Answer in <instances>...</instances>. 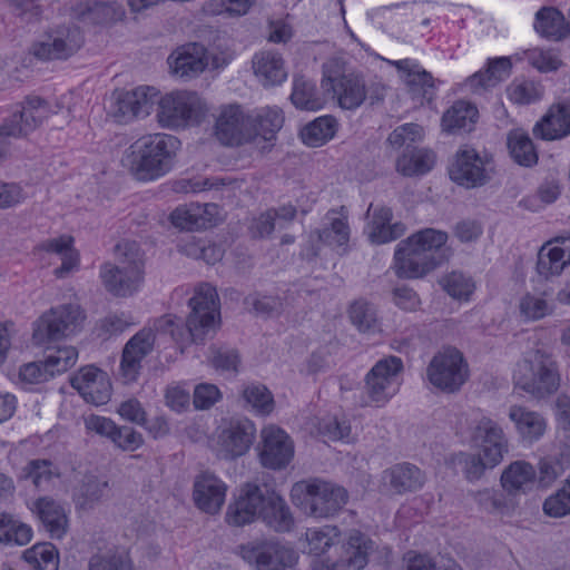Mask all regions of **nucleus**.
Masks as SVG:
<instances>
[{
  "mask_svg": "<svg viewBox=\"0 0 570 570\" xmlns=\"http://www.w3.org/2000/svg\"><path fill=\"white\" fill-rule=\"evenodd\" d=\"M468 429L475 452L454 454L451 463L460 466L469 480H478L487 470L501 464L509 452V440L503 428L484 414L472 417Z\"/></svg>",
  "mask_w": 570,
  "mask_h": 570,
  "instance_id": "f257e3e1",
  "label": "nucleus"
},
{
  "mask_svg": "<svg viewBox=\"0 0 570 570\" xmlns=\"http://www.w3.org/2000/svg\"><path fill=\"white\" fill-rule=\"evenodd\" d=\"M179 147V140L171 135H145L126 150L122 165L140 180H155L170 170Z\"/></svg>",
  "mask_w": 570,
  "mask_h": 570,
  "instance_id": "f03ea898",
  "label": "nucleus"
},
{
  "mask_svg": "<svg viewBox=\"0 0 570 570\" xmlns=\"http://www.w3.org/2000/svg\"><path fill=\"white\" fill-rule=\"evenodd\" d=\"M448 242V234L425 228L413 233L397 244L392 268L401 278L415 279L431 273L439 265L435 254Z\"/></svg>",
  "mask_w": 570,
  "mask_h": 570,
  "instance_id": "7ed1b4c3",
  "label": "nucleus"
},
{
  "mask_svg": "<svg viewBox=\"0 0 570 570\" xmlns=\"http://www.w3.org/2000/svg\"><path fill=\"white\" fill-rule=\"evenodd\" d=\"M207 111L205 100L196 91L174 89L159 94L156 120L161 128L186 129L199 125Z\"/></svg>",
  "mask_w": 570,
  "mask_h": 570,
  "instance_id": "20e7f679",
  "label": "nucleus"
},
{
  "mask_svg": "<svg viewBox=\"0 0 570 570\" xmlns=\"http://www.w3.org/2000/svg\"><path fill=\"white\" fill-rule=\"evenodd\" d=\"M291 500L304 513L315 518H330L347 502L344 488L323 480H302L291 490Z\"/></svg>",
  "mask_w": 570,
  "mask_h": 570,
  "instance_id": "39448f33",
  "label": "nucleus"
},
{
  "mask_svg": "<svg viewBox=\"0 0 570 570\" xmlns=\"http://www.w3.org/2000/svg\"><path fill=\"white\" fill-rule=\"evenodd\" d=\"M513 382L535 397H544L558 390L560 377L552 360L540 350H532L517 362Z\"/></svg>",
  "mask_w": 570,
  "mask_h": 570,
  "instance_id": "423d86ee",
  "label": "nucleus"
},
{
  "mask_svg": "<svg viewBox=\"0 0 570 570\" xmlns=\"http://www.w3.org/2000/svg\"><path fill=\"white\" fill-rule=\"evenodd\" d=\"M256 434V425L249 419L224 421L209 438L208 448L218 460L232 462L250 451Z\"/></svg>",
  "mask_w": 570,
  "mask_h": 570,
  "instance_id": "0eeeda50",
  "label": "nucleus"
},
{
  "mask_svg": "<svg viewBox=\"0 0 570 570\" xmlns=\"http://www.w3.org/2000/svg\"><path fill=\"white\" fill-rule=\"evenodd\" d=\"M188 331L193 340H203L215 333L222 324V304L216 286L200 283L193 289L188 301Z\"/></svg>",
  "mask_w": 570,
  "mask_h": 570,
  "instance_id": "6e6552de",
  "label": "nucleus"
},
{
  "mask_svg": "<svg viewBox=\"0 0 570 570\" xmlns=\"http://www.w3.org/2000/svg\"><path fill=\"white\" fill-rule=\"evenodd\" d=\"M238 556L254 570H293L299 560L293 546L267 539L240 544Z\"/></svg>",
  "mask_w": 570,
  "mask_h": 570,
  "instance_id": "1a4fd4ad",
  "label": "nucleus"
},
{
  "mask_svg": "<svg viewBox=\"0 0 570 570\" xmlns=\"http://www.w3.org/2000/svg\"><path fill=\"white\" fill-rule=\"evenodd\" d=\"M83 321V312L77 305L53 307L33 323L31 342L42 347L57 338L72 336L81 330Z\"/></svg>",
  "mask_w": 570,
  "mask_h": 570,
  "instance_id": "9d476101",
  "label": "nucleus"
},
{
  "mask_svg": "<svg viewBox=\"0 0 570 570\" xmlns=\"http://www.w3.org/2000/svg\"><path fill=\"white\" fill-rule=\"evenodd\" d=\"M429 383L445 393L459 391L469 379V365L463 354L454 347L439 351L426 368Z\"/></svg>",
  "mask_w": 570,
  "mask_h": 570,
  "instance_id": "9b49d317",
  "label": "nucleus"
},
{
  "mask_svg": "<svg viewBox=\"0 0 570 570\" xmlns=\"http://www.w3.org/2000/svg\"><path fill=\"white\" fill-rule=\"evenodd\" d=\"M159 90L141 85L132 89H118L110 96L108 115L117 122L128 124L151 115Z\"/></svg>",
  "mask_w": 570,
  "mask_h": 570,
  "instance_id": "f8f14e48",
  "label": "nucleus"
},
{
  "mask_svg": "<svg viewBox=\"0 0 570 570\" xmlns=\"http://www.w3.org/2000/svg\"><path fill=\"white\" fill-rule=\"evenodd\" d=\"M403 362L396 356L377 361L365 376L366 403L384 406L400 390Z\"/></svg>",
  "mask_w": 570,
  "mask_h": 570,
  "instance_id": "ddd939ff",
  "label": "nucleus"
},
{
  "mask_svg": "<svg viewBox=\"0 0 570 570\" xmlns=\"http://www.w3.org/2000/svg\"><path fill=\"white\" fill-rule=\"evenodd\" d=\"M228 58H217L208 53L205 46L189 42L177 47L167 58L169 73L180 80H191L208 68L226 66Z\"/></svg>",
  "mask_w": 570,
  "mask_h": 570,
  "instance_id": "4468645a",
  "label": "nucleus"
},
{
  "mask_svg": "<svg viewBox=\"0 0 570 570\" xmlns=\"http://www.w3.org/2000/svg\"><path fill=\"white\" fill-rule=\"evenodd\" d=\"M492 174L490 159L471 147L460 148L448 166L451 181L468 189L484 186L490 181Z\"/></svg>",
  "mask_w": 570,
  "mask_h": 570,
  "instance_id": "2eb2a0df",
  "label": "nucleus"
},
{
  "mask_svg": "<svg viewBox=\"0 0 570 570\" xmlns=\"http://www.w3.org/2000/svg\"><path fill=\"white\" fill-rule=\"evenodd\" d=\"M295 455V445L291 435L275 424L261 429L257 458L265 469L279 471L286 469Z\"/></svg>",
  "mask_w": 570,
  "mask_h": 570,
  "instance_id": "dca6fc26",
  "label": "nucleus"
},
{
  "mask_svg": "<svg viewBox=\"0 0 570 570\" xmlns=\"http://www.w3.org/2000/svg\"><path fill=\"white\" fill-rule=\"evenodd\" d=\"M321 86L322 90L326 91L331 98H335L343 109L358 108L367 96L362 79L352 75H344L337 63L325 66Z\"/></svg>",
  "mask_w": 570,
  "mask_h": 570,
  "instance_id": "f3484780",
  "label": "nucleus"
},
{
  "mask_svg": "<svg viewBox=\"0 0 570 570\" xmlns=\"http://www.w3.org/2000/svg\"><path fill=\"white\" fill-rule=\"evenodd\" d=\"M99 276L105 288L117 297H130L138 293L145 282L142 257L135 252L127 265L119 268L114 264H104Z\"/></svg>",
  "mask_w": 570,
  "mask_h": 570,
  "instance_id": "a211bd4d",
  "label": "nucleus"
},
{
  "mask_svg": "<svg viewBox=\"0 0 570 570\" xmlns=\"http://www.w3.org/2000/svg\"><path fill=\"white\" fill-rule=\"evenodd\" d=\"M254 122L237 105L222 107L215 119L214 136L225 146H240L252 141Z\"/></svg>",
  "mask_w": 570,
  "mask_h": 570,
  "instance_id": "6ab92c4d",
  "label": "nucleus"
},
{
  "mask_svg": "<svg viewBox=\"0 0 570 570\" xmlns=\"http://www.w3.org/2000/svg\"><path fill=\"white\" fill-rule=\"evenodd\" d=\"M85 402L95 406L107 404L112 396V383L107 372L94 365L80 367L70 380Z\"/></svg>",
  "mask_w": 570,
  "mask_h": 570,
  "instance_id": "aec40b11",
  "label": "nucleus"
},
{
  "mask_svg": "<svg viewBox=\"0 0 570 570\" xmlns=\"http://www.w3.org/2000/svg\"><path fill=\"white\" fill-rule=\"evenodd\" d=\"M156 343V333L151 328H142L125 345L119 365L122 382H135L140 373L142 360L151 352Z\"/></svg>",
  "mask_w": 570,
  "mask_h": 570,
  "instance_id": "412c9836",
  "label": "nucleus"
},
{
  "mask_svg": "<svg viewBox=\"0 0 570 570\" xmlns=\"http://www.w3.org/2000/svg\"><path fill=\"white\" fill-rule=\"evenodd\" d=\"M265 492L252 483L242 485L226 512V521L232 525H245L261 519Z\"/></svg>",
  "mask_w": 570,
  "mask_h": 570,
  "instance_id": "4be33fe9",
  "label": "nucleus"
},
{
  "mask_svg": "<svg viewBox=\"0 0 570 570\" xmlns=\"http://www.w3.org/2000/svg\"><path fill=\"white\" fill-rule=\"evenodd\" d=\"M228 485L224 480L210 472L199 473L193 485V501L198 510L214 515L225 504Z\"/></svg>",
  "mask_w": 570,
  "mask_h": 570,
  "instance_id": "5701e85b",
  "label": "nucleus"
},
{
  "mask_svg": "<svg viewBox=\"0 0 570 570\" xmlns=\"http://www.w3.org/2000/svg\"><path fill=\"white\" fill-rule=\"evenodd\" d=\"M81 41L79 30L60 28L41 35L33 43L32 52L41 59L66 58L80 46Z\"/></svg>",
  "mask_w": 570,
  "mask_h": 570,
  "instance_id": "b1692460",
  "label": "nucleus"
},
{
  "mask_svg": "<svg viewBox=\"0 0 570 570\" xmlns=\"http://www.w3.org/2000/svg\"><path fill=\"white\" fill-rule=\"evenodd\" d=\"M33 518L39 520L53 539H61L68 531L69 520L63 505L49 497H38L26 501Z\"/></svg>",
  "mask_w": 570,
  "mask_h": 570,
  "instance_id": "393cba45",
  "label": "nucleus"
},
{
  "mask_svg": "<svg viewBox=\"0 0 570 570\" xmlns=\"http://www.w3.org/2000/svg\"><path fill=\"white\" fill-rule=\"evenodd\" d=\"M171 224L183 230L208 228L222 219L220 209L215 204H185L170 214Z\"/></svg>",
  "mask_w": 570,
  "mask_h": 570,
  "instance_id": "a878e982",
  "label": "nucleus"
},
{
  "mask_svg": "<svg viewBox=\"0 0 570 570\" xmlns=\"http://www.w3.org/2000/svg\"><path fill=\"white\" fill-rule=\"evenodd\" d=\"M51 116V109L42 99L31 98L26 101L19 115L3 124L6 135L10 138L27 136Z\"/></svg>",
  "mask_w": 570,
  "mask_h": 570,
  "instance_id": "bb28decb",
  "label": "nucleus"
},
{
  "mask_svg": "<svg viewBox=\"0 0 570 570\" xmlns=\"http://www.w3.org/2000/svg\"><path fill=\"white\" fill-rule=\"evenodd\" d=\"M508 417L515 433L523 442H537L547 432L548 422L546 417L541 413L532 411L524 405H511L508 410Z\"/></svg>",
  "mask_w": 570,
  "mask_h": 570,
  "instance_id": "cd10ccee",
  "label": "nucleus"
},
{
  "mask_svg": "<svg viewBox=\"0 0 570 570\" xmlns=\"http://www.w3.org/2000/svg\"><path fill=\"white\" fill-rule=\"evenodd\" d=\"M340 563L345 568L361 570L366 567L368 557L374 550L371 539L358 530L350 531L344 540L341 539Z\"/></svg>",
  "mask_w": 570,
  "mask_h": 570,
  "instance_id": "c85d7f7f",
  "label": "nucleus"
},
{
  "mask_svg": "<svg viewBox=\"0 0 570 570\" xmlns=\"http://www.w3.org/2000/svg\"><path fill=\"white\" fill-rule=\"evenodd\" d=\"M392 213L386 207L371 206L367 213L365 234L373 244H384L402 235L404 228L400 224H391Z\"/></svg>",
  "mask_w": 570,
  "mask_h": 570,
  "instance_id": "c756f323",
  "label": "nucleus"
},
{
  "mask_svg": "<svg viewBox=\"0 0 570 570\" xmlns=\"http://www.w3.org/2000/svg\"><path fill=\"white\" fill-rule=\"evenodd\" d=\"M533 134L544 140L561 139L570 134V104H558L533 127Z\"/></svg>",
  "mask_w": 570,
  "mask_h": 570,
  "instance_id": "7c9ffc66",
  "label": "nucleus"
},
{
  "mask_svg": "<svg viewBox=\"0 0 570 570\" xmlns=\"http://www.w3.org/2000/svg\"><path fill=\"white\" fill-rule=\"evenodd\" d=\"M253 70L264 87L278 86L286 81L287 69L281 55L261 51L253 58Z\"/></svg>",
  "mask_w": 570,
  "mask_h": 570,
  "instance_id": "2f4dec72",
  "label": "nucleus"
},
{
  "mask_svg": "<svg viewBox=\"0 0 570 570\" xmlns=\"http://www.w3.org/2000/svg\"><path fill=\"white\" fill-rule=\"evenodd\" d=\"M512 62L507 57L490 59L484 69L471 76L465 86L472 92H481L495 87L511 73Z\"/></svg>",
  "mask_w": 570,
  "mask_h": 570,
  "instance_id": "473e14b6",
  "label": "nucleus"
},
{
  "mask_svg": "<svg viewBox=\"0 0 570 570\" xmlns=\"http://www.w3.org/2000/svg\"><path fill=\"white\" fill-rule=\"evenodd\" d=\"M261 519L276 532H288L294 525V518L286 502L273 491L265 492Z\"/></svg>",
  "mask_w": 570,
  "mask_h": 570,
  "instance_id": "72a5a7b5",
  "label": "nucleus"
},
{
  "mask_svg": "<svg viewBox=\"0 0 570 570\" xmlns=\"http://www.w3.org/2000/svg\"><path fill=\"white\" fill-rule=\"evenodd\" d=\"M350 238L346 218L342 213L330 212L323 222V227L317 234L321 245L336 253H343Z\"/></svg>",
  "mask_w": 570,
  "mask_h": 570,
  "instance_id": "f704fd0d",
  "label": "nucleus"
},
{
  "mask_svg": "<svg viewBox=\"0 0 570 570\" xmlns=\"http://www.w3.org/2000/svg\"><path fill=\"white\" fill-rule=\"evenodd\" d=\"M534 31L542 38L559 41L569 35V23L563 13L554 7H543L534 14Z\"/></svg>",
  "mask_w": 570,
  "mask_h": 570,
  "instance_id": "c9c22d12",
  "label": "nucleus"
},
{
  "mask_svg": "<svg viewBox=\"0 0 570 570\" xmlns=\"http://www.w3.org/2000/svg\"><path fill=\"white\" fill-rule=\"evenodd\" d=\"M340 124L333 116H320L304 125L298 132L302 142L311 148H318L335 138Z\"/></svg>",
  "mask_w": 570,
  "mask_h": 570,
  "instance_id": "e433bc0d",
  "label": "nucleus"
},
{
  "mask_svg": "<svg viewBox=\"0 0 570 570\" xmlns=\"http://www.w3.org/2000/svg\"><path fill=\"white\" fill-rule=\"evenodd\" d=\"M548 294L541 291H525L517 301V313L525 323L539 322L553 314Z\"/></svg>",
  "mask_w": 570,
  "mask_h": 570,
  "instance_id": "4c0bfd02",
  "label": "nucleus"
},
{
  "mask_svg": "<svg viewBox=\"0 0 570 570\" xmlns=\"http://www.w3.org/2000/svg\"><path fill=\"white\" fill-rule=\"evenodd\" d=\"M436 163V155L426 148L404 150L395 160V169L406 177L422 176L431 171Z\"/></svg>",
  "mask_w": 570,
  "mask_h": 570,
  "instance_id": "58836bf2",
  "label": "nucleus"
},
{
  "mask_svg": "<svg viewBox=\"0 0 570 570\" xmlns=\"http://www.w3.org/2000/svg\"><path fill=\"white\" fill-rule=\"evenodd\" d=\"M478 109L470 102L456 101L443 114L441 128L448 134L471 131L478 120Z\"/></svg>",
  "mask_w": 570,
  "mask_h": 570,
  "instance_id": "ea45409f",
  "label": "nucleus"
},
{
  "mask_svg": "<svg viewBox=\"0 0 570 570\" xmlns=\"http://www.w3.org/2000/svg\"><path fill=\"white\" fill-rule=\"evenodd\" d=\"M7 377L23 390H33L51 381L42 361H30L6 368Z\"/></svg>",
  "mask_w": 570,
  "mask_h": 570,
  "instance_id": "a19ab883",
  "label": "nucleus"
},
{
  "mask_svg": "<svg viewBox=\"0 0 570 570\" xmlns=\"http://www.w3.org/2000/svg\"><path fill=\"white\" fill-rule=\"evenodd\" d=\"M33 538L32 527L16 514L0 512V544L23 547Z\"/></svg>",
  "mask_w": 570,
  "mask_h": 570,
  "instance_id": "79ce46f5",
  "label": "nucleus"
},
{
  "mask_svg": "<svg viewBox=\"0 0 570 570\" xmlns=\"http://www.w3.org/2000/svg\"><path fill=\"white\" fill-rule=\"evenodd\" d=\"M253 141L261 150L268 149L276 132L282 128L284 117L278 108H268L254 121Z\"/></svg>",
  "mask_w": 570,
  "mask_h": 570,
  "instance_id": "37998d69",
  "label": "nucleus"
},
{
  "mask_svg": "<svg viewBox=\"0 0 570 570\" xmlns=\"http://www.w3.org/2000/svg\"><path fill=\"white\" fill-rule=\"evenodd\" d=\"M330 95L323 90L318 92L316 86L305 79H295L293 82L291 101L296 109L305 111L322 110Z\"/></svg>",
  "mask_w": 570,
  "mask_h": 570,
  "instance_id": "c03bdc74",
  "label": "nucleus"
},
{
  "mask_svg": "<svg viewBox=\"0 0 570 570\" xmlns=\"http://www.w3.org/2000/svg\"><path fill=\"white\" fill-rule=\"evenodd\" d=\"M21 559L30 570H59L60 553L51 542H37L26 549Z\"/></svg>",
  "mask_w": 570,
  "mask_h": 570,
  "instance_id": "a18cd8bd",
  "label": "nucleus"
},
{
  "mask_svg": "<svg viewBox=\"0 0 570 570\" xmlns=\"http://www.w3.org/2000/svg\"><path fill=\"white\" fill-rule=\"evenodd\" d=\"M341 542V531L335 525L312 528L304 535V552L321 558L328 549Z\"/></svg>",
  "mask_w": 570,
  "mask_h": 570,
  "instance_id": "49530a36",
  "label": "nucleus"
},
{
  "mask_svg": "<svg viewBox=\"0 0 570 570\" xmlns=\"http://www.w3.org/2000/svg\"><path fill=\"white\" fill-rule=\"evenodd\" d=\"M537 481L534 468L525 461H515L509 464L502 475L503 489L509 492L525 491Z\"/></svg>",
  "mask_w": 570,
  "mask_h": 570,
  "instance_id": "de8ad7c7",
  "label": "nucleus"
},
{
  "mask_svg": "<svg viewBox=\"0 0 570 570\" xmlns=\"http://www.w3.org/2000/svg\"><path fill=\"white\" fill-rule=\"evenodd\" d=\"M244 407L257 416H268L275 409L273 393L263 384L252 383L242 391Z\"/></svg>",
  "mask_w": 570,
  "mask_h": 570,
  "instance_id": "09e8293b",
  "label": "nucleus"
},
{
  "mask_svg": "<svg viewBox=\"0 0 570 570\" xmlns=\"http://www.w3.org/2000/svg\"><path fill=\"white\" fill-rule=\"evenodd\" d=\"M89 570H130V559L125 548L106 546L89 561Z\"/></svg>",
  "mask_w": 570,
  "mask_h": 570,
  "instance_id": "8fccbe9b",
  "label": "nucleus"
},
{
  "mask_svg": "<svg viewBox=\"0 0 570 570\" xmlns=\"http://www.w3.org/2000/svg\"><path fill=\"white\" fill-rule=\"evenodd\" d=\"M78 351L70 345H63L47 351L41 360L51 380L69 371L78 361Z\"/></svg>",
  "mask_w": 570,
  "mask_h": 570,
  "instance_id": "3c124183",
  "label": "nucleus"
},
{
  "mask_svg": "<svg viewBox=\"0 0 570 570\" xmlns=\"http://www.w3.org/2000/svg\"><path fill=\"white\" fill-rule=\"evenodd\" d=\"M400 77L406 82L413 92L422 94L423 97L432 92V79L416 62L405 59L395 61Z\"/></svg>",
  "mask_w": 570,
  "mask_h": 570,
  "instance_id": "603ef678",
  "label": "nucleus"
},
{
  "mask_svg": "<svg viewBox=\"0 0 570 570\" xmlns=\"http://www.w3.org/2000/svg\"><path fill=\"white\" fill-rule=\"evenodd\" d=\"M508 148L513 160L520 166L530 167L538 161L532 140L522 129H514L509 134Z\"/></svg>",
  "mask_w": 570,
  "mask_h": 570,
  "instance_id": "864d4df0",
  "label": "nucleus"
},
{
  "mask_svg": "<svg viewBox=\"0 0 570 570\" xmlns=\"http://www.w3.org/2000/svg\"><path fill=\"white\" fill-rule=\"evenodd\" d=\"M383 480L389 482L391 490L403 492L414 490L422 484L423 476L417 468L396 465L383 473Z\"/></svg>",
  "mask_w": 570,
  "mask_h": 570,
  "instance_id": "5fc2aeb1",
  "label": "nucleus"
},
{
  "mask_svg": "<svg viewBox=\"0 0 570 570\" xmlns=\"http://www.w3.org/2000/svg\"><path fill=\"white\" fill-rule=\"evenodd\" d=\"M567 266L561 256L548 240L544 243L537 255L535 272L544 281L557 278L563 274Z\"/></svg>",
  "mask_w": 570,
  "mask_h": 570,
  "instance_id": "6e6d98bb",
  "label": "nucleus"
},
{
  "mask_svg": "<svg viewBox=\"0 0 570 570\" xmlns=\"http://www.w3.org/2000/svg\"><path fill=\"white\" fill-rule=\"evenodd\" d=\"M553 415L557 422V434L562 443V456L570 464V397L560 395L554 404Z\"/></svg>",
  "mask_w": 570,
  "mask_h": 570,
  "instance_id": "4d7b16f0",
  "label": "nucleus"
},
{
  "mask_svg": "<svg viewBox=\"0 0 570 570\" xmlns=\"http://www.w3.org/2000/svg\"><path fill=\"white\" fill-rule=\"evenodd\" d=\"M351 323L362 333H375L380 331V323L375 308L365 301H356L348 309Z\"/></svg>",
  "mask_w": 570,
  "mask_h": 570,
  "instance_id": "13d9d810",
  "label": "nucleus"
},
{
  "mask_svg": "<svg viewBox=\"0 0 570 570\" xmlns=\"http://www.w3.org/2000/svg\"><path fill=\"white\" fill-rule=\"evenodd\" d=\"M80 14L81 19L86 22L102 23L122 19L125 11L118 2H94L86 4L85 10Z\"/></svg>",
  "mask_w": 570,
  "mask_h": 570,
  "instance_id": "bf43d9fd",
  "label": "nucleus"
},
{
  "mask_svg": "<svg viewBox=\"0 0 570 570\" xmlns=\"http://www.w3.org/2000/svg\"><path fill=\"white\" fill-rule=\"evenodd\" d=\"M442 288L454 299L469 302L476 285L472 277L453 272L440 282Z\"/></svg>",
  "mask_w": 570,
  "mask_h": 570,
  "instance_id": "052dcab7",
  "label": "nucleus"
},
{
  "mask_svg": "<svg viewBox=\"0 0 570 570\" xmlns=\"http://www.w3.org/2000/svg\"><path fill=\"white\" fill-rule=\"evenodd\" d=\"M542 87L531 80H514L507 88L508 99L515 105H529L541 99Z\"/></svg>",
  "mask_w": 570,
  "mask_h": 570,
  "instance_id": "680f3d73",
  "label": "nucleus"
},
{
  "mask_svg": "<svg viewBox=\"0 0 570 570\" xmlns=\"http://www.w3.org/2000/svg\"><path fill=\"white\" fill-rule=\"evenodd\" d=\"M254 0H207L203 10L212 16L238 17L246 14Z\"/></svg>",
  "mask_w": 570,
  "mask_h": 570,
  "instance_id": "e2e57ef3",
  "label": "nucleus"
},
{
  "mask_svg": "<svg viewBox=\"0 0 570 570\" xmlns=\"http://www.w3.org/2000/svg\"><path fill=\"white\" fill-rule=\"evenodd\" d=\"M542 509L544 514L551 518H562L570 514V478L556 493L544 500Z\"/></svg>",
  "mask_w": 570,
  "mask_h": 570,
  "instance_id": "0e129e2a",
  "label": "nucleus"
},
{
  "mask_svg": "<svg viewBox=\"0 0 570 570\" xmlns=\"http://www.w3.org/2000/svg\"><path fill=\"white\" fill-rule=\"evenodd\" d=\"M424 130L416 124H404L395 128L389 136V144L394 149L411 150L410 147L422 140Z\"/></svg>",
  "mask_w": 570,
  "mask_h": 570,
  "instance_id": "69168bd1",
  "label": "nucleus"
},
{
  "mask_svg": "<svg viewBox=\"0 0 570 570\" xmlns=\"http://www.w3.org/2000/svg\"><path fill=\"white\" fill-rule=\"evenodd\" d=\"M223 399L220 389L209 382H200L194 386L193 405L198 411H206L214 407Z\"/></svg>",
  "mask_w": 570,
  "mask_h": 570,
  "instance_id": "338daca9",
  "label": "nucleus"
},
{
  "mask_svg": "<svg viewBox=\"0 0 570 570\" xmlns=\"http://www.w3.org/2000/svg\"><path fill=\"white\" fill-rule=\"evenodd\" d=\"M56 474V469L49 461L33 460L22 469L20 476L26 480H31L36 487H40Z\"/></svg>",
  "mask_w": 570,
  "mask_h": 570,
  "instance_id": "774afa93",
  "label": "nucleus"
}]
</instances>
